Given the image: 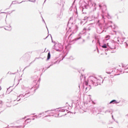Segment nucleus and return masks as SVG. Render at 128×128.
Instances as JSON below:
<instances>
[{
  "mask_svg": "<svg viewBox=\"0 0 128 128\" xmlns=\"http://www.w3.org/2000/svg\"><path fill=\"white\" fill-rule=\"evenodd\" d=\"M50 53L49 52L48 54L47 60H50Z\"/></svg>",
  "mask_w": 128,
  "mask_h": 128,
  "instance_id": "1",
  "label": "nucleus"
},
{
  "mask_svg": "<svg viewBox=\"0 0 128 128\" xmlns=\"http://www.w3.org/2000/svg\"><path fill=\"white\" fill-rule=\"evenodd\" d=\"M112 102H114V104H118V102H116V100H112L110 104H112Z\"/></svg>",
  "mask_w": 128,
  "mask_h": 128,
  "instance_id": "2",
  "label": "nucleus"
},
{
  "mask_svg": "<svg viewBox=\"0 0 128 128\" xmlns=\"http://www.w3.org/2000/svg\"><path fill=\"white\" fill-rule=\"evenodd\" d=\"M102 48H106V45L104 44V45H103L102 46Z\"/></svg>",
  "mask_w": 128,
  "mask_h": 128,
  "instance_id": "3",
  "label": "nucleus"
},
{
  "mask_svg": "<svg viewBox=\"0 0 128 128\" xmlns=\"http://www.w3.org/2000/svg\"><path fill=\"white\" fill-rule=\"evenodd\" d=\"M85 84H86V86H88V82H86Z\"/></svg>",
  "mask_w": 128,
  "mask_h": 128,
  "instance_id": "4",
  "label": "nucleus"
},
{
  "mask_svg": "<svg viewBox=\"0 0 128 128\" xmlns=\"http://www.w3.org/2000/svg\"><path fill=\"white\" fill-rule=\"evenodd\" d=\"M106 38H110V36H108Z\"/></svg>",
  "mask_w": 128,
  "mask_h": 128,
  "instance_id": "5",
  "label": "nucleus"
},
{
  "mask_svg": "<svg viewBox=\"0 0 128 128\" xmlns=\"http://www.w3.org/2000/svg\"><path fill=\"white\" fill-rule=\"evenodd\" d=\"M86 90H88V88H86Z\"/></svg>",
  "mask_w": 128,
  "mask_h": 128,
  "instance_id": "6",
  "label": "nucleus"
},
{
  "mask_svg": "<svg viewBox=\"0 0 128 128\" xmlns=\"http://www.w3.org/2000/svg\"><path fill=\"white\" fill-rule=\"evenodd\" d=\"M1 104H2V102H1Z\"/></svg>",
  "mask_w": 128,
  "mask_h": 128,
  "instance_id": "7",
  "label": "nucleus"
}]
</instances>
